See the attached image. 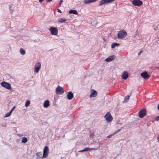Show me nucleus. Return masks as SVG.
<instances>
[{"label":"nucleus","instance_id":"nucleus-1","mask_svg":"<svg viewBox=\"0 0 159 159\" xmlns=\"http://www.w3.org/2000/svg\"><path fill=\"white\" fill-rule=\"evenodd\" d=\"M127 35V33L126 31L123 30L120 31L117 34V37L118 39H122L125 38Z\"/></svg>","mask_w":159,"mask_h":159},{"label":"nucleus","instance_id":"nucleus-2","mask_svg":"<svg viewBox=\"0 0 159 159\" xmlns=\"http://www.w3.org/2000/svg\"><path fill=\"white\" fill-rule=\"evenodd\" d=\"M105 118L106 120L109 123L111 122L113 120L112 117L109 112H107L105 116Z\"/></svg>","mask_w":159,"mask_h":159},{"label":"nucleus","instance_id":"nucleus-3","mask_svg":"<svg viewBox=\"0 0 159 159\" xmlns=\"http://www.w3.org/2000/svg\"><path fill=\"white\" fill-rule=\"evenodd\" d=\"M49 149L47 146H45L43 149V158H46L48 156L49 153Z\"/></svg>","mask_w":159,"mask_h":159},{"label":"nucleus","instance_id":"nucleus-4","mask_svg":"<svg viewBox=\"0 0 159 159\" xmlns=\"http://www.w3.org/2000/svg\"><path fill=\"white\" fill-rule=\"evenodd\" d=\"M51 34L53 35H57L58 34V30L57 28L54 27H51L49 29Z\"/></svg>","mask_w":159,"mask_h":159},{"label":"nucleus","instance_id":"nucleus-5","mask_svg":"<svg viewBox=\"0 0 159 159\" xmlns=\"http://www.w3.org/2000/svg\"><path fill=\"white\" fill-rule=\"evenodd\" d=\"M1 84L2 87L11 90V84L9 83L3 81L1 83Z\"/></svg>","mask_w":159,"mask_h":159},{"label":"nucleus","instance_id":"nucleus-6","mask_svg":"<svg viewBox=\"0 0 159 159\" xmlns=\"http://www.w3.org/2000/svg\"><path fill=\"white\" fill-rule=\"evenodd\" d=\"M132 3L134 6H139L143 4V2L140 0H133Z\"/></svg>","mask_w":159,"mask_h":159},{"label":"nucleus","instance_id":"nucleus-7","mask_svg":"<svg viewBox=\"0 0 159 159\" xmlns=\"http://www.w3.org/2000/svg\"><path fill=\"white\" fill-rule=\"evenodd\" d=\"M146 114V110L145 109H143L140 111L139 112V117L141 118H143Z\"/></svg>","mask_w":159,"mask_h":159},{"label":"nucleus","instance_id":"nucleus-8","mask_svg":"<svg viewBox=\"0 0 159 159\" xmlns=\"http://www.w3.org/2000/svg\"><path fill=\"white\" fill-rule=\"evenodd\" d=\"M56 92L57 94H62L63 93L64 91L63 89L61 87L59 86L56 89Z\"/></svg>","mask_w":159,"mask_h":159},{"label":"nucleus","instance_id":"nucleus-9","mask_svg":"<svg viewBox=\"0 0 159 159\" xmlns=\"http://www.w3.org/2000/svg\"><path fill=\"white\" fill-rule=\"evenodd\" d=\"M41 66V65L39 62L37 63L34 67V71L36 73L38 72L40 69Z\"/></svg>","mask_w":159,"mask_h":159},{"label":"nucleus","instance_id":"nucleus-10","mask_svg":"<svg viewBox=\"0 0 159 159\" xmlns=\"http://www.w3.org/2000/svg\"><path fill=\"white\" fill-rule=\"evenodd\" d=\"M141 75L142 77L145 79L149 78V75L146 71L142 73L141 74Z\"/></svg>","mask_w":159,"mask_h":159},{"label":"nucleus","instance_id":"nucleus-11","mask_svg":"<svg viewBox=\"0 0 159 159\" xmlns=\"http://www.w3.org/2000/svg\"><path fill=\"white\" fill-rule=\"evenodd\" d=\"M92 93L90 95V98L95 97H96L98 94L97 91L94 89H92Z\"/></svg>","mask_w":159,"mask_h":159},{"label":"nucleus","instance_id":"nucleus-12","mask_svg":"<svg viewBox=\"0 0 159 159\" xmlns=\"http://www.w3.org/2000/svg\"><path fill=\"white\" fill-rule=\"evenodd\" d=\"M122 77L125 80L128 77V73L127 71L124 72L122 75Z\"/></svg>","mask_w":159,"mask_h":159},{"label":"nucleus","instance_id":"nucleus-13","mask_svg":"<svg viewBox=\"0 0 159 159\" xmlns=\"http://www.w3.org/2000/svg\"><path fill=\"white\" fill-rule=\"evenodd\" d=\"M73 94L71 92H69L67 95L68 99L69 100H71L73 98Z\"/></svg>","mask_w":159,"mask_h":159},{"label":"nucleus","instance_id":"nucleus-14","mask_svg":"<svg viewBox=\"0 0 159 159\" xmlns=\"http://www.w3.org/2000/svg\"><path fill=\"white\" fill-rule=\"evenodd\" d=\"M114 58V56H110L108 58H107V59H106L105 60V61L107 62H109L113 60Z\"/></svg>","mask_w":159,"mask_h":159},{"label":"nucleus","instance_id":"nucleus-15","mask_svg":"<svg viewBox=\"0 0 159 159\" xmlns=\"http://www.w3.org/2000/svg\"><path fill=\"white\" fill-rule=\"evenodd\" d=\"M37 159H42L43 156L42 152H38L36 154Z\"/></svg>","mask_w":159,"mask_h":159},{"label":"nucleus","instance_id":"nucleus-16","mask_svg":"<svg viewBox=\"0 0 159 159\" xmlns=\"http://www.w3.org/2000/svg\"><path fill=\"white\" fill-rule=\"evenodd\" d=\"M49 102L48 100L45 101L43 103V107L47 108L49 106Z\"/></svg>","mask_w":159,"mask_h":159},{"label":"nucleus","instance_id":"nucleus-17","mask_svg":"<svg viewBox=\"0 0 159 159\" xmlns=\"http://www.w3.org/2000/svg\"><path fill=\"white\" fill-rule=\"evenodd\" d=\"M69 13L70 14H73L76 15L78 14L77 11L75 10H70L69 11Z\"/></svg>","mask_w":159,"mask_h":159},{"label":"nucleus","instance_id":"nucleus-18","mask_svg":"<svg viewBox=\"0 0 159 159\" xmlns=\"http://www.w3.org/2000/svg\"><path fill=\"white\" fill-rule=\"evenodd\" d=\"M66 20L64 18H59L58 19V22L61 23H62Z\"/></svg>","mask_w":159,"mask_h":159},{"label":"nucleus","instance_id":"nucleus-19","mask_svg":"<svg viewBox=\"0 0 159 159\" xmlns=\"http://www.w3.org/2000/svg\"><path fill=\"white\" fill-rule=\"evenodd\" d=\"M97 0H85L84 2L85 4H88L96 2Z\"/></svg>","mask_w":159,"mask_h":159},{"label":"nucleus","instance_id":"nucleus-20","mask_svg":"<svg viewBox=\"0 0 159 159\" xmlns=\"http://www.w3.org/2000/svg\"><path fill=\"white\" fill-rule=\"evenodd\" d=\"M96 149V148H85L84 149V152L85 151H89L91 150H95V149Z\"/></svg>","mask_w":159,"mask_h":159},{"label":"nucleus","instance_id":"nucleus-21","mask_svg":"<svg viewBox=\"0 0 159 159\" xmlns=\"http://www.w3.org/2000/svg\"><path fill=\"white\" fill-rule=\"evenodd\" d=\"M119 45V43H112L111 44V47L112 48H114L116 46H118Z\"/></svg>","mask_w":159,"mask_h":159},{"label":"nucleus","instance_id":"nucleus-22","mask_svg":"<svg viewBox=\"0 0 159 159\" xmlns=\"http://www.w3.org/2000/svg\"><path fill=\"white\" fill-rule=\"evenodd\" d=\"M27 141L28 140L27 138L24 137L22 138V139L21 140V142L22 143H25L27 142Z\"/></svg>","mask_w":159,"mask_h":159},{"label":"nucleus","instance_id":"nucleus-23","mask_svg":"<svg viewBox=\"0 0 159 159\" xmlns=\"http://www.w3.org/2000/svg\"><path fill=\"white\" fill-rule=\"evenodd\" d=\"M106 3V0H102L100 2L99 5L102 6Z\"/></svg>","mask_w":159,"mask_h":159},{"label":"nucleus","instance_id":"nucleus-24","mask_svg":"<svg viewBox=\"0 0 159 159\" xmlns=\"http://www.w3.org/2000/svg\"><path fill=\"white\" fill-rule=\"evenodd\" d=\"M20 53L22 55L25 54V51L22 48L20 49Z\"/></svg>","mask_w":159,"mask_h":159},{"label":"nucleus","instance_id":"nucleus-25","mask_svg":"<svg viewBox=\"0 0 159 159\" xmlns=\"http://www.w3.org/2000/svg\"><path fill=\"white\" fill-rule=\"evenodd\" d=\"M30 102L29 100H28L25 103V106L27 107L30 106Z\"/></svg>","mask_w":159,"mask_h":159},{"label":"nucleus","instance_id":"nucleus-26","mask_svg":"<svg viewBox=\"0 0 159 159\" xmlns=\"http://www.w3.org/2000/svg\"><path fill=\"white\" fill-rule=\"evenodd\" d=\"M11 112L10 111V112H9L7 113L5 115V117H8L9 116H10V115H11Z\"/></svg>","mask_w":159,"mask_h":159},{"label":"nucleus","instance_id":"nucleus-27","mask_svg":"<svg viewBox=\"0 0 159 159\" xmlns=\"http://www.w3.org/2000/svg\"><path fill=\"white\" fill-rule=\"evenodd\" d=\"M129 97H130L129 96H126L125 98V100L124 101H128L129 99Z\"/></svg>","mask_w":159,"mask_h":159},{"label":"nucleus","instance_id":"nucleus-28","mask_svg":"<svg viewBox=\"0 0 159 159\" xmlns=\"http://www.w3.org/2000/svg\"><path fill=\"white\" fill-rule=\"evenodd\" d=\"M121 130V129H120L118 130H117L115 132H114L112 134V135H114L115 134L120 132V131Z\"/></svg>","mask_w":159,"mask_h":159},{"label":"nucleus","instance_id":"nucleus-29","mask_svg":"<svg viewBox=\"0 0 159 159\" xmlns=\"http://www.w3.org/2000/svg\"><path fill=\"white\" fill-rule=\"evenodd\" d=\"M115 0H106V2L107 3H109L115 1Z\"/></svg>","mask_w":159,"mask_h":159},{"label":"nucleus","instance_id":"nucleus-30","mask_svg":"<svg viewBox=\"0 0 159 159\" xmlns=\"http://www.w3.org/2000/svg\"><path fill=\"white\" fill-rule=\"evenodd\" d=\"M94 134L93 133L89 135V137L91 138H92L94 136Z\"/></svg>","mask_w":159,"mask_h":159},{"label":"nucleus","instance_id":"nucleus-31","mask_svg":"<svg viewBox=\"0 0 159 159\" xmlns=\"http://www.w3.org/2000/svg\"><path fill=\"white\" fill-rule=\"evenodd\" d=\"M155 120L157 121H158L159 120V116H157V117H156L155 119Z\"/></svg>","mask_w":159,"mask_h":159},{"label":"nucleus","instance_id":"nucleus-32","mask_svg":"<svg viewBox=\"0 0 159 159\" xmlns=\"http://www.w3.org/2000/svg\"><path fill=\"white\" fill-rule=\"evenodd\" d=\"M63 2V0H60V1L59 2V3H60V5H61V3H62Z\"/></svg>","mask_w":159,"mask_h":159},{"label":"nucleus","instance_id":"nucleus-33","mask_svg":"<svg viewBox=\"0 0 159 159\" xmlns=\"http://www.w3.org/2000/svg\"><path fill=\"white\" fill-rule=\"evenodd\" d=\"M15 108V106H14L13 108H12V109L10 111L11 112H12V111Z\"/></svg>","mask_w":159,"mask_h":159},{"label":"nucleus","instance_id":"nucleus-34","mask_svg":"<svg viewBox=\"0 0 159 159\" xmlns=\"http://www.w3.org/2000/svg\"><path fill=\"white\" fill-rule=\"evenodd\" d=\"M112 134L111 135H109L108 136H107V138H110L111 136H112Z\"/></svg>","mask_w":159,"mask_h":159},{"label":"nucleus","instance_id":"nucleus-35","mask_svg":"<svg viewBox=\"0 0 159 159\" xmlns=\"http://www.w3.org/2000/svg\"><path fill=\"white\" fill-rule=\"evenodd\" d=\"M142 50L140 51H139V52L138 55H140L142 53Z\"/></svg>","mask_w":159,"mask_h":159},{"label":"nucleus","instance_id":"nucleus-36","mask_svg":"<svg viewBox=\"0 0 159 159\" xmlns=\"http://www.w3.org/2000/svg\"><path fill=\"white\" fill-rule=\"evenodd\" d=\"M57 11L59 13H61V11L60 9H57Z\"/></svg>","mask_w":159,"mask_h":159},{"label":"nucleus","instance_id":"nucleus-37","mask_svg":"<svg viewBox=\"0 0 159 159\" xmlns=\"http://www.w3.org/2000/svg\"><path fill=\"white\" fill-rule=\"evenodd\" d=\"M158 28V27L157 26L155 27L154 28V29L155 30H156Z\"/></svg>","mask_w":159,"mask_h":159},{"label":"nucleus","instance_id":"nucleus-38","mask_svg":"<svg viewBox=\"0 0 159 159\" xmlns=\"http://www.w3.org/2000/svg\"><path fill=\"white\" fill-rule=\"evenodd\" d=\"M52 0H46V1L47 2H50L52 1Z\"/></svg>","mask_w":159,"mask_h":159},{"label":"nucleus","instance_id":"nucleus-39","mask_svg":"<svg viewBox=\"0 0 159 159\" xmlns=\"http://www.w3.org/2000/svg\"><path fill=\"white\" fill-rule=\"evenodd\" d=\"M84 152V149H83V150H80V151H79V152Z\"/></svg>","mask_w":159,"mask_h":159},{"label":"nucleus","instance_id":"nucleus-40","mask_svg":"<svg viewBox=\"0 0 159 159\" xmlns=\"http://www.w3.org/2000/svg\"><path fill=\"white\" fill-rule=\"evenodd\" d=\"M44 0H39V2H42Z\"/></svg>","mask_w":159,"mask_h":159},{"label":"nucleus","instance_id":"nucleus-41","mask_svg":"<svg viewBox=\"0 0 159 159\" xmlns=\"http://www.w3.org/2000/svg\"><path fill=\"white\" fill-rule=\"evenodd\" d=\"M157 108H158V109L159 110V104L157 106Z\"/></svg>","mask_w":159,"mask_h":159},{"label":"nucleus","instance_id":"nucleus-42","mask_svg":"<svg viewBox=\"0 0 159 159\" xmlns=\"http://www.w3.org/2000/svg\"><path fill=\"white\" fill-rule=\"evenodd\" d=\"M158 141H159V135H158Z\"/></svg>","mask_w":159,"mask_h":159},{"label":"nucleus","instance_id":"nucleus-43","mask_svg":"<svg viewBox=\"0 0 159 159\" xmlns=\"http://www.w3.org/2000/svg\"><path fill=\"white\" fill-rule=\"evenodd\" d=\"M19 136H21V135H19Z\"/></svg>","mask_w":159,"mask_h":159},{"label":"nucleus","instance_id":"nucleus-44","mask_svg":"<svg viewBox=\"0 0 159 159\" xmlns=\"http://www.w3.org/2000/svg\"><path fill=\"white\" fill-rule=\"evenodd\" d=\"M19 136H21V135H19Z\"/></svg>","mask_w":159,"mask_h":159}]
</instances>
